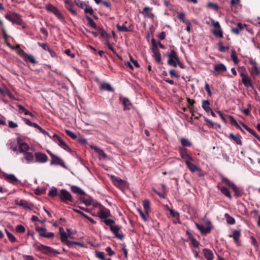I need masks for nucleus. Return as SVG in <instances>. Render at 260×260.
Returning <instances> with one entry per match:
<instances>
[{"instance_id":"28","label":"nucleus","mask_w":260,"mask_h":260,"mask_svg":"<svg viewBox=\"0 0 260 260\" xmlns=\"http://www.w3.org/2000/svg\"><path fill=\"white\" fill-rule=\"evenodd\" d=\"M112 180L114 184L119 188H121L124 186V182L119 178L113 177Z\"/></svg>"},{"instance_id":"18","label":"nucleus","mask_w":260,"mask_h":260,"mask_svg":"<svg viewBox=\"0 0 260 260\" xmlns=\"http://www.w3.org/2000/svg\"><path fill=\"white\" fill-rule=\"evenodd\" d=\"M4 178L5 180L13 184H15L18 182V179L13 174H6Z\"/></svg>"},{"instance_id":"6","label":"nucleus","mask_w":260,"mask_h":260,"mask_svg":"<svg viewBox=\"0 0 260 260\" xmlns=\"http://www.w3.org/2000/svg\"><path fill=\"white\" fill-rule=\"evenodd\" d=\"M52 139L58 144V145L63 148L64 150L70 151V149L69 147L68 146V145L65 143V142L58 136H57L56 134H54Z\"/></svg>"},{"instance_id":"21","label":"nucleus","mask_w":260,"mask_h":260,"mask_svg":"<svg viewBox=\"0 0 260 260\" xmlns=\"http://www.w3.org/2000/svg\"><path fill=\"white\" fill-rule=\"evenodd\" d=\"M195 225L202 234L209 233L211 230L210 227H205L203 225H200L197 222H195Z\"/></svg>"},{"instance_id":"9","label":"nucleus","mask_w":260,"mask_h":260,"mask_svg":"<svg viewBox=\"0 0 260 260\" xmlns=\"http://www.w3.org/2000/svg\"><path fill=\"white\" fill-rule=\"evenodd\" d=\"M35 162L44 164L46 162L48 161V158L46 154L43 153L42 152H36L35 153Z\"/></svg>"},{"instance_id":"16","label":"nucleus","mask_w":260,"mask_h":260,"mask_svg":"<svg viewBox=\"0 0 260 260\" xmlns=\"http://www.w3.org/2000/svg\"><path fill=\"white\" fill-rule=\"evenodd\" d=\"M91 148L98 154L100 159H105L107 158V155L102 149L97 146H91Z\"/></svg>"},{"instance_id":"37","label":"nucleus","mask_w":260,"mask_h":260,"mask_svg":"<svg viewBox=\"0 0 260 260\" xmlns=\"http://www.w3.org/2000/svg\"><path fill=\"white\" fill-rule=\"evenodd\" d=\"M178 17L179 19H180L183 23L186 24H189V21L188 20L185 19V14L183 13H179L178 14Z\"/></svg>"},{"instance_id":"63","label":"nucleus","mask_w":260,"mask_h":260,"mask_svg":"<svg viewBox=\"0 0 260 260\" xmlns=\"http://www.w3.org/2000/svg\"><path fill=\"white\" fill-rule=\"evenodd\" d=\"M39 46L42 47L43 49H44L46 51L49 50V47L47 44L39 43Z\"/></svg>"},{"instance_id":"41","label":"nucleus","mask_w":260,"mask_h":260,"mask_svg":"<svg viewBox=\"0 0 260 260\" xmlns=\"http://www.w3.org/2000/svg\"><path fill=\"white\" fill-rule=\"evenodd\" d=\"M221 180L223 183H224L230 187H231L233 185H234V183L233 182L231 181L228 178L226 177L222 176Z\"/></svg>"},{"instance_id":"35","label":"nucleus","mask_w":260,"mask_h":260,"mask_svg":"<svg viewBox=\"0 0 260 260\" xmlns=\"http://www.w3.org/2000/svg\"><path fill=\"white\" fill-rule=\"evenodd\" d=\"M220 190L221 192L224 195H225L226 197H228L230 199H232V196L230 193V191L226 187H221L220 188Z\"/></svg>"},{"instance_id":"22","label":"nucleus","mask_w":260,"mask_h":260,"mask_svg":"<svg viewBox=\"0 0 260 260\" xmlns=\"http://www.w3.org/2000/svg\"><path fill=\"white\" fill-rule=\"evenodd\" d=\"M64 3L66 4V8L69 10L74 15H77V13L76 11L73 9V4L69 0H64Z\"/></svg>"},{"instance_id":"47","label":"nucleus","mask_w":260,"mask_h":260,"mask_svg":"<svg viewBox=\"0 0 260 260\" xmlns=\"http://www.w3.org/2000/svg\"><path fill=\"white\" fill-rule=\"evenodd\" d=\"M116 27H117L118 30L119 31L124 32V31H129V29H128V28L127 27H126V26L124 24H123L122 25H120L119 24H117Z\"/></svg>"},{"instance_id":"45","label":"nucleus","mask_w":260,"mask_h":260,"mask_svg":"<svg viewBox=\"0 0 260 260\" xmlns=\"http://www.w3.org/2000/svg\"><path fill=\"white\" fill-rule=\"evenodd\" d=\"M86 18L88 20V24L92 28H96V25L95 22L89 17L86 16Z\"/></svg>"},{"instance_id":"11","label":"nucleus","mask_w":260,"mask_h":260,"mask_svg":"<svg viewBox=\"0 0 260 260\" xmlns=\"http://www.w3.org/2000/svg\"><path fill=\"white\" fill-rule=\"evenodd\" d=\"M153 41H154V39H152V43L153 44V48H152V52L153 53V56L154 58V59L156 61H157V62H160L161 60V55L159 52V51L158 50V49L157 47V46L156 45L154 46Z\"/></svg>"},{"instance_id":"23","label":"nucleus","mask_w":260,"mask_h":260,"mask_svg":"<svg viewBox=\"0 0 260 260\" xmlns=\"http://www.w3.org/2000/svg\"><path fill=\"white\" fill-rule=\"evenodd\" d=\"M210 102L208 100H202V107L206 113H209L211 111V108L210 106Z\"/></svg>"},{"instance_id":"44","label":"nucleus","mask_w":260,"mask_h":260,"mask_svg":"<svg viewBox=\"0 0 260 260\" xmlns=\"http://www.w3.org/2000/svg\"><path fill=\"white\" fill-rule=\"evenodd\" d=\"M57 194V189L55 187H52L48 192V196L51 197H54Z\"/></svg>"},{"instance_id":"62","label":"nucleus","mask_w":260,"mask_h":260,"mask_svg":"<svg viewBox=\"0 0 260 260\" xmlns=\"http://www.w3.org/2000/svg\"><path fill=\"white\" fill-rule=\"evenodd\" d=\"M84 12L85 13H89L90 15H92L94 13L93 9L91 7L85 8L84 9Z\"/></svg>"},{"instance_id":"8","label":"nucleus","mask_w":260,"mask_h":260,"mask_svg":"<svg viewBox=\"0 0 260 260\" xmlns=\"http://www.w3.org/2000/svg\"><path fill=\"white\" fill-rule=\"evenodd\" d=\"M249 63L252 66V69L250 71V74L253 78L258 76L260 74V69L258 68L257 63L252 59H250Z\"/></svg>"},{"instance_id":"52","label":"nucleus","mask_w":260,"mask_h":260,"mask_svg":"<svg viewBox=\"0 0 260 260\" xmlns=\"http://www.w3.org/2000/svg\"><path fill=\"white\" fill-rule=\"evenodd\" d=\"M229 118L230 119V121L232 124L235 125L237 128H240V126L238 124L237 121L235 120V119L233 116H229Z\"/></svg>"},{"instance_id":"58","label":"nucleus","mask_w":260,"mask_h":260,"mask_svg":"<svg viewBox=\"0 0 260 260\" xmlns=\"http://www.w3.org/2000/svg\"><path fill=\"white\" fill-rule=\"evenodd\" d=\"M97 257L102 260H105V253L103 252H97L95 253Z\"/></svg>"},{"instance_id":"42","label":"nucleus","mask_w":260,"mask_h":260,"mask_svg":"<svg viewBox=\"0 0 260 260\" xmlns=\"http://www.w3.org/2000/svg\"><path fill=\"white\" fill-rule=\"evenodd\" d=\"M181 143L185 147H190L191 145V143L188 139L185 138L181 139Z\"/></svg>"},{"instance_id":"24","label":"nucleus","mask_w":260,"mask_h":260,"mask_svg":"<svg viewBox=\"0 0 260 260\" xmlns=\"http://www.w3.org/2000/svg\"><path fill=\"white\" fill-rule=\"evenodd\" d=\"M214 68L215 71L218 73L224 72L226 71V67L222 63L215 64Z\"/></svg>"},{"instance_id":"43","label":"nucleus","mask_w":260,"mask_h":260,"mask_svg":"<svg viewBox=\"0 0 260 260\" xmlns=\"http://www.w3.org/2000/svg\"><path fill=\"white\" fill-rule=\"evenodd\" d=\"M225 217H226V221L229 224H233L235 223V219L233 217L230 216L228 214H225Z\"/></svg>"},{"instance_id":"51","label":"nucleus","mask_w":260,"mask_h":260,"mask_svg":"<svg viewBox=\"0 0 260 260\" xmlns=\"http://www.w3.org/2000/svg\"><path fill=\"white\" fill-rule=\"evenodd\" d=\"M65 132L67 134V135L68 136H70L71 138H72L73 139H75L76 138H77L76 135L75 134H74L73 132H72V131H71L70 130L66 129Z\"/></svg>"},{"instance_id":"27","label":"nucleus","mask_w":260,"mask_h":260,"mask_svg":"<svg viewBox=\"0 0 260 260\" xmlns=\"http://www.w3.org/2000/svg\"><path fill=\"white\" fill-rule=\"evenodd\" d=\"M237 28H233L232 29V31L233 32L235 33L236 35H239L240 31L243 29L244 27L246 26V24H242L241 23H238L237 24Z\"/></svg>"},{"instance_id":"46","label":"nucleus","mask_w":260,"mask_h":260,"mask_svg":"<svg viewBox=\"0 0 260 260\" xmlns=\"http://www.w3.org/2000/svg\"><path fill=\"white\" fill-rule=\"evenodd\" d=\"M241 124H242V125L243 126V127L246 129L247 130L248 132H249L250 134H251L253 136H254V137H255V135H256V133H255V132L251 128H250V127H249L248 126H247L246 125L244 124V123H243L242 122H240Z\"/></svg>"},{"instance_id":"7","label":"nucleus","mask_w":260,"mask_h":260,"mask_svg":"<svg viewBox=\"0 0 260 260\" xmlns=\"http://www.w3.org/2000/svg\"><path fill=\"white\" fill-rule=\"evenodd\" d=\"M98 216L101 219H106L110 216V211L103 206H100V209L97 212Z\"/></svg>"},{"instance_id":"50","label":"nucleus","mask_w":260,"mask_h":260,"mask_svg":"<svg viewBox=\"0 0 260 260\" xmlns=\"http://www.w3.org/2000/svg\"><path fill=\"white\" fill-rule=\"evenodd\" d=\"M218 46H219V50L220 52H222L226 51V50H229V47L228 46H224L222 45V43L221 42H219L218 43Z\"/></svg>"},{"instance_id":"32","label":"nucleus","mask_w":260,"mask_h":260,"mask_svg":"<svg viewBox=\"0 0 260 260\" xmlns=\"http://www.w3.org/2000/svg\"><path fill=\"white\" fill-rule=\"evenodd\" d=\"M233 191L234 192L235 195L236 197H240L242 194V191L235 184L231 187Z\"/></svg>"},{"instance_id":"34","label":"nucleus","mask_w":260,"mask_h":260,"mask_svg":"<svg viewBox=\"0 0 260 260\" xmlns=\"http://www.w3.org/2000/svg\"><path fill=\"white\" fill-rule=\"evenodd\" d=\"M46 9L47 10L52 12L54 15L59 11L56 7L51 4L47 5L46 6Z\"/></svg>"},{"instance_id":"38","label":"nucleus","mask_w":260,"mask_h":260,"mask_svg":"<svg viewBox=\"0 0 260 260\" xmlns=\"http://www.w3.org/2000/svg\"><path fill=\"white\" fill-rule=\"evenodd\" d=\"M212 32L215 36L219 38L223 37V33L221 28L214 29L212 30Z\"/></svg>"},{"instance_id":"29","label":"nucleus","mask_w":260,"mask_h":260,"mask_svg":"<svg viewBox=\"0 0 260 260\" xmlns=\"http://www.w3.org/2000/svg\"><path fill=\"white\" fill-rule=\"evenodd\" d=\"M100 88L103 90H108L109 91H114V89L113 88L110 84L107 83H101L100 85Z\"/></svg>"},{"instance_id":"49","label":"nucleus","mask_w":260,"mask_h":260,"mask_svg":"<svg viewBox=\"0 0 260 260\" xmlns=\"http://www.w3.org/2000/svg\"><path fill=\"white\" fill-rule=\"evenodd\" d=\"M6 232L7 236H8L9 239L10 240V241H11L12 242H15L16 241V238L15 237V236L12 234H11V233H10L6 230Z\"/></svg>"},{"instance_id":"60","label":"nucleus","mask_w":260,"mask_h":260,"mask_svg":"<svg viewBox=\"0 0 260 260\" xmlns=\"http://www.w3.org/2000/svg\"><path fill=\"white\" fill-rule=\"evenodd\" d=\"M138 212H139V214L141 216V218H142V219L145 221H147V218L146 214L145 213H144L143 212V211L140 209H138Z\"/></svg>"},{"instance_id":"1","label":"nucleus","mask_w":260,"mask_h":260,"mask_svg":"<svg viewBox=\"0 0 260 260\" xmlns=\"http://www.w3.org/2000/svg\"><path fill=\"white\" fill-rule=\"evenodd\" d=\"M5 17L6 19L14 24H16L19 25H23L21 16L18 13L9 11L5 15Z\"/></svg>"},{"instance_id":"54","label":"nucleus","mask_w":260,"mask_h":260,"mask_svg":"<svg viewBox=\"0 0 260 260\" xmlns=\"http://www.w3.org/2000/svg\"><path fill=\"white\" fill-rule=\"evenodd\" d=\"M16 230L17 232L23 233L25 231V229L22 225H18L16 228Z\"/></svg>"},{"instance_id":"64","label":"nucleus","mask_w":260,"mask_h":260,"mask_svg":"<svg viewBox=\"0 0 260 260\" xmlns=\"http://www.w3.org/2000/svg\"><path fill=\"white\" fill-rule=\"evenodd\" d=\"M55 15L57 17V18L63 21L64 20V17L61 14V13L58 11Z\"/></svg>"},{"instance_id":"3","label":"nucleus","mask_w":260,"mask_h":260,"mask_svg":"<svg viewBox=\"0 0 260 260\" xmlns=\"http://www.w3.org/2000/svg\"><path fill=\"white\" fill-rule=\"evenodd\" d=\"M168 64L170 66L176 67L177 66V62L179 60L177 53L174 50H171L170 54L168 55Z\"/></svg>"},{"instance_id":"31","label":"nucleus","mask_w":260,"mask_h":260,"mask_svg":"<svg viewBox=\"0 0 260 260\" xmlns=\"http://www.w3.org/2000/svg\"><path fill=\"white\" fill-rule=\"evenodd\" d=\"M19 149L20 152L24 153L27 152V151L29 149V146L25 143H21L19 144Z\"/></svg>"},{"instance_id":"5","label":"nucleus","mask_w":260,"mask_h":260,"mask_svg":"<svg viewBox=\"0 0 260 260\" xmlns=\"http://www.w3.org/2000/svg\"><path fill=\"white\" fill-rule=\"evenodd\" d=\"M36 230L39 233L40 236L41 237L47 238H53L54 236V234L53 233L48 232L47 229L45 228H40L38 226H36Z\"/></svg>"},{"instance_id":"39","label":"nucleus","mask_w":260,"mask_h":260,"mask_svg":"<svg viewBox=\"0 0 260 260\" xmlns=\"http://www.w3.org/2000/svg\"><path fill=\"white\" fill-rule=\"evenodd\" d=\"M122 102L124 106V110L129 109L131 106V103L129 101L127 98H123L122 99Z\"/></svg>"},{"instance_id":"36","label":"nucleus","mask_w":260,"mask_h":260,"mask_svg":"<svg viewBox=\"0 0 260 260\" xmlns=\"http://www.w3.org/2000/svg\"><path fill=\"white\" fill-rule=\"evenodd\" d=\"M143 207L146 214H147L150 210V202L148 200H144L143 202Z\"/></svg>"},{"instance_id":"14","label":"nucleus","mask_w":260,"mask_h":260,"mask_svg":"<svg viewBox=\"0 0 260 260\" xmlns=\"http://www.w3.org/2000/svg\"><path fill=\"white\" fill-rule=\"evenodd\" d=\"M179 152L181 158L184 159L185 161L186 160H193V158L187 154L185 148H180Z\"/></svg>"},{"instance_id":"48","label":"nucleus","mask_w":260,"mask_h":260,"mask_svg":"<svg viewBox=\"0 0 260 260\" xmlns=\"http://www.w3.org/2000/svg\"><path fill=\"white\" fill-rule=\"evenodd\" d=\"M231 57L232 59L233 60V61H234V62L235 63H238L239 60H238V57L236 55V51L235 50H233L232 51Z\"/></svg>"},{"instance_id":"20","label":"nucleus","mask_w":260,"mask_h":260,"mask_svg":"<svg viewBox=\"0 0 260 260\" xmlns=\"http://www.w3.org/2000/svg\"><path fill=\"white\" fill-rule=\"evenodd\" d=\"M203 252L205 258L207 260H212L214 258L213 252L209 249H204Z\"/></svg>"},{"instance_id":"19","label":"nucleus","mask_w":260,"mask_h":260,"mask_svg":"<svg viewBox=\"0 0 260 260\" xmlns=\"http://www.w3.org/2000/svg\"><path fill=\"white\" fill-rule=\"evenodd\" d=\"M59 233L61 241L63 242H66L67 245H69L70 241L67 240L68 235L62 228H59Z\"/></svg>"},{"instance_id":"2","label":"nucleus","mask_w":260,"mask_h":260,"mask_svg":"<svg viewBox=\"0 0 260 260\" xmlns=\"http://www.w3.org/2000/svg\"><path fill=\"white\" fill-rule=\"evenodd\" d=\"M17 48L19 49L18 51V54L25 61H29L32 64H36L37 63L36 58L33 55L27 54L22 49L20 48L19 45L17 46Z\"/></svg>"},{"instance_id":"33","label":"nucleus","mask_w":260,"mask_h":260,"mask_svg":"<svg viewBox=\"0 0 260 260\" xmlns=\"http://www.w3.org/2000/svg\"><path fill=\"white\" fill-rule=\"evenodd\" d=\"M242 82L246 87H252L251 79L249 77L242 79Z\"/></svg>"},{"instance_id":"17","label":"nucleus","mask_w":260,"mask_h":260,"mask_svg":"<svg viewBox=\"0 0 260 260\" xmlns=\"http://www.w3.org/2000/svg\"><path fill=\"white\" fill-rule=\"evenodd\" d=\"M41 252L46 254H59V252H57L55 250L53 249L51 247L44 245Z\"/></svg>"},{"instance_id":"25","label":"nucleus","mask_w":260,"mask_h":260,"mask_svg":"<svg viewBox=\"0 0 260 260\" xmlns=\"http://www.w3.org/2000/svg\"><path fill=\"white\" fill-rule=\"evenodd\" d=\"M150 8L148 7H145L143 11V14L144 15V17L150 18H153L154 17V15L150 12Z\"/></svg>"},{"instance_id":"30","label":"nucleus","mask_w":260,"mask_h":260,"mask_svg":"<svg viewBox=\"0 0 260 260\" xmlns=\"http://www.w3.org/2000/svg\"><path fill=\"white\" fill-rule=\"evenodd\" d=\"M71 190L75 193L80 195H84L85 192L80 187L77 186H72L71 187Z\"/></svg>"},{"instance_id":"10","label":"nucleus","mask_w":260,"mask_h":260,"mask_svg":"<svg viewBox=\"0 0 260 260\" xmlns=\"http://www.w3.org/2000/svg\"><path fill=\"white\" fill-rule=\"evenodd\" d=\"M16 204L22 207L23 208L32 210L34 205L24 200H17L15 201Z\"/></svg>"},{"instance_id":"61","label":"nucleus","mask_w":260,"mask_h":260,"mask_svg":"<svg viewBox=\"0 0 260 260\" xmlns=\"http://www.w3.org/2000/svg\"><path fill=\"white\" fill-rule=\"evenodd\" d=\"M191 242L194 247H199L200 245V243L196 239L191 238Z\"/></svg>"},{"instance_id":"12","label":"nucleus","mask_w":260,"mask_h":260,"mask_svg":"<svg viewBox=\"0 0 260 260\" xmlns=\"http://www.w3.org/2000/svg\"><path fill=\"white\" fill-rule=\"evenodd\" d=\"M22 162L25 161L27 164L34 162V156L30 152H26L24 153V156L21 158Z\"/></svg>"},{"instance_id":"59","label":"nucleus","mask_w":260,"mask_h":260,"mask_svg":"<svg viewBox=\"0 0 260 260\" xmlns=\"http://www.w3.org/2000/svg\"><path fill=\"white\" fill-rule=\"evenodd\" d=\"M170 214L173 216L174 217L178 218L179 217V214L178 212L175 211L172 209L169 210Z\"/></svg>"},{"instance_id":"13","label":"nucleus","mask_w":260,"mask_h":260,"mask_svg":"<svg viewBox=\"0 0 260 260\" xmlns=\"http://www.w3.org/2000/svg\"><path fill=\"white\" fill-rule=\"evenodd\" d=\"M241 236V231L240 230H234L233 231V234L229 235L230 237H232L236 243L237 246H239L240 244V237Z\"/></svg>"},{"instance_id":"57","label":"nucleus","mask_w":260,"mask_h":260,"mask_svg":"<svg viewBox=\"0 0 260 260\" xmlns=\"http://www.w3.org/2000/svg\"><path fill=\"white\" fill-rule=\"evenodd\" d=\"M82 201L84 204L86 206H89L91 204L92 200L90 199H85L84 198L82 199Z\"/></svg>"},{"instance_id":"4","label":"nucleus","mask_w":260,"mask_h":260,"mask_svg":"<svg viewBox=\"0 0 260 260\" xmlns=\"http://www.w3.org/2000/svg\"><path fill=\"white\" fill-rule=\"evenodd\" d=\"M58 196L60 200L65 203L68 201L72 202L73 201L71 194L66 189H61L58 193Z\"/></svg>"},{"instance_id":"56","label":"nucleus","mask_w":260,"mask_h":260,"mask_svg":"<svg viewBox=\"0 0 260 260\" xmlns=\"http://www.w3.org/2000/svg\"><path fill=\"white\" fill-rule=\"evenodd\" d=\"M104 222H105V223L106 225L110 226V228L111 226H112L113 225V224L115 222V221L112 219H106V218L105 219V220H104Z\"/></svg>"},{"instance_id":"26","label":"nucleus","mask_w":260,"mask_h":260,"mask_svg":"<svg viewBox=\"0 0 260 260\" xmlns=\"http://www.w3.org/2000/svg\"><path fill=\"white\" fill-rule=\"evenodd\" d=\"M229 138L234 141V142L238 145H241L242 144L241 136L239 135H234L233 134L230 133L229 135Z\"/></svg>"},{"instance_id":"40","label":"nucleus","mask_w":260,"mask_h":260,"mask_svg":"<svg viewBox=\"0 0 260 260\" xmlns=\"http://www.w3.org/2000/svg\"><path fill=\"white\" fill-rule=\"evenodd\" d=\"M221 180L223 183H224L230 187H231L233 185H234V183L233 182L231 181L228 178L226 177L222 176Z\"/></svg>"},{"instance_id":"15","label":"nucleus","mask_w":260,"mask_h":260,"mask_svg":"<svg viewBox=\"0 0 260 260\" xmlns=\"http://www.w3.org/2000/svg\"><path fill=\"white\" fill-rule=\"evenodd\" d=\"M193 160H186L185 161V164L188 168V169L191 172H196L200 171V169L198 167H197L196 165L192 163V161Z\"/></svg>"},{"instance_id":"53","label":"nucleus","mask_w":260,"mask_h":260,"mask_svg":"<svg viewBox=\"0 0 260 260\" xmlns=\"http://www.w3.org/2000/svg\"><path fill=\"white\" fill-rule=\"evenodd\" d=\"M18 110L20 113L24 112L25 115H27L28 112V110L25 109L23 106L18 105Z\"/></svg>"},{"instance_id":"55","label":"nucleus","mask_w":260,"mask_h":260,"mask_svg":"<svg viewBox=\"0 0 260 260\" xmlns=\"http://www.w3.org/2000/svg\"><path fill=\"white\" fill-rule=\"evenodd\" d=\"M43 245L39 243V242H35L33 244V247L35 249H36L37 250L39 251H41L42 248L43 247Z\"/></svg>"}]
</instances>
